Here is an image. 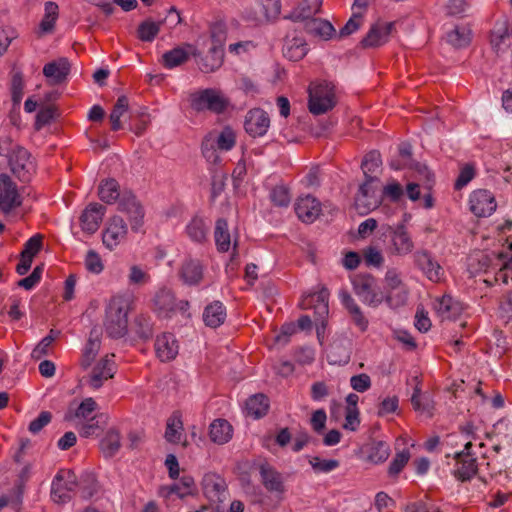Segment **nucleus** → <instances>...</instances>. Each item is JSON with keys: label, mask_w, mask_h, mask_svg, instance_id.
Instances as JSON below:
<instances>
[{"label": "nucleus", "mask_w": 512, "mask_h": 512, "mask_svg": "<svg viewBox=\"0 0 512 512\" xmlns=\"http://www.w3.org/2000/svg\"><path fill=\"white\" fill-rule=\"evenodd\" d=\"M134 303L131 295L112 297L106 308L104 327L113 338H120L128 332V314Z\"/></svg>", "instance_id": "1"}, {"label": "nucleus", "mask_w": 512, "mask_h": 512, "mask_svg": "<svg viewBox=\"0 0 512 512\" xmlns=\"http://www.w3.org/2000/svg\"><path fill=\"white\" fill-rule=\"evenodd\" d=\"M308 110L313 115L331 111L337 104L336 86L327 80H316L308 86Z\"/></svg>", "instance_id": "2"}, {"label": "nucleus", "mask_w": 512, "mask_h": 512, "mask_svg": "<svg viewBox=\"0 0 512 512\" xmlns=\"http://www.w3.org/2000/svg\"><path fill=\"white\" fill-rule=\"evenodd\" d=\"M190 108L195 112H211L224 114L230 107V99L217 88H204L189 95Z\"/></svg>", "instance_id": "3"}, {"label": "nucleus", "mask_w": 512, "mask_h": 512, "mask_svg": "<svg viewBox=\"0 0 512 512\" xmlns=\"http://www.w3.org/2000/svg\"><path fill=\"white\" fill-rule=\"evenodd\" d=\"M380 183L370 178L360 186L354 199V207L360 215H366L378 208L382 202Z\"/></svg>", "instance_id": "4"}, {"label": "nucleus", "mask_w": 512, "mask_h": 512, "mask_svg": "<svg viewBox=\"0 0 512 512\" xmlns=\"http://www.w3.org/2000/svg\"><path fill=\"white\" fill-rule=\"evenodd\" d=\"M23 200L18 185L6 173H0V213H12L22 206Z\"/></svg>", "instance_id": "5"}, {"label": "nucleus", "mask_w": 512, "mask_h": 512, "mask_svg": "<svg viewBox=\"0 0 512 512\" xmlns=\"http://www.w3.org/2000/svg\"><path fill=\"white\" fill-rule=\"evenodd\" d=\"M396 24V21L378 18L362 38L361 45L364 48H377L387 44L392 34L396 32Z\"/></svg>", "instance_id": "6"}, {"label": "nucleus", "mask_w": 512, "mask_h": 512, "mask_svg": "<svg viewBox=\"0 0 512 512\" xmlns=\"http://www.w3.org/2000/svg\"><path fill=\"white\" fill-rule=\"evenodd\" d=\"M77 486L76 475L71 470H60L51 484V498L55 503L64 504L71 499V492Z\"/></svg>", "instance_id": "7"}, {"label": "nucleus", "mask_w": 512, "mask_h": 512, "mask_svg": "<svg viewBox=\"0 0 512 512\" xmlns=\"http://www.w3.org/2000/svg\"><path fill=\"white\" fill-rule=\"evenodd\" d=\"M128 228L124 220L119 216L110 218L103 231V244L110 250L119 247L127 240Z\"/></svg>", "instance_id": "8"}, {"label": "nucleus", "mask_w": 512, "mask_h": 512, "mask_svg": "<svg viewBox=\"0 0 512 512\" xmlns=\"http://www.w3.org/2000/svg\"><path fill=\"white\" fill-rule=\"evenodd\" d=\"M8 166L14 176L26 180L33 168L30 153L23 147H15L8 155Z\"/></svg>", "instance_id": "9"}, {"label": "nucleus", "mask_w": 512, "mask_h": 512, "mask_svg": "<svg viewBox=\"0 0 512 512\" xmlns=\"http://www.w3.org/2000/svg\"><path fill=\"white\" fill-rule=\"evenodd\" d=\"M497 204L491 192L485 189L473 191L470 198L471 211L477 217L490 216L496 210Z\"/></svg>", "instance_id": "10"}, {"label": "nucleus", "mask_w": 512, "mask_h": 512, "mask_svg": "<svg viewBox=\"0 0 512 512\" xmlns=\"http://www.w3.org/2000/svg\"><path fill=\"white\" fill-rule=\"evenodd\" d=\"M456 461L454 475L458 480L468 481L477 474L479 464L477 458L473 457L469 450L457 453Z\"/></svg>", "instance_id": "11"}, {"label": "nucleus", "mask_w": 512, "mask_h": 512, "mask_svg": "<svg viewBox=\"0 0 512 512\" xmlns=\"http://www.w3.org/2000/svg\"><path fill=\"white\" fill-rule=\"evenodd\" d=\"M105 207L98 203L89 204L80 216V225L84 232L95 233L103 220Z\"/></svg>", "instance_id": "12"}, {"label": "nucleus", "mask_w": 512, "mask_h": 512, "mask_svg": "<svg viewBox=\"0 0 512 512\" xmlns=\"http://www.w3.org/2000/svg\"><path fill=\"white\" fill-rule=\"evenodd\" d=\"M244 125L249 135L260 137L268 131L270 119L263 110L256 108L248 112Z\"/></svg>", "instance_id": "13"}, {"label": "nucleus", "mask_w": 512, "mask_h": 512, "mask_svg": "<svg viewBox=\"0 0 512 512\" xmlns=\"http://www.w3.org/2000/svg\"><path fill=\"white\" fill-rule=\"evenodd\" d=\"M295 211L301 221L311 223L320 215L321 205L316 198L306 195L297 199Z\"/></svg>", "instance_id": "14"}, {"label": "nucleus", "mask_w": 512, "mask_h": 512, "mask_svg": "<svg viewBox=\"0 0 512 512\" xmlns=\"http://www.w3.org/2000/svg\"><path fill=\"white\" fill-rule=\"evenodd\" d=\"M197 49L192 44H183L182 46H177L170 51L164 53L162 55L163 65L172 69L186 63L190 57V55H196Z\"/></svg>", "instance_id": "15"}, {"label": "nucleus", "mask_w": 512, "mask_h": 512, "mask_svg": "<svg viewBox=\"0 0 512 512\" xmlns=\"http://www.w3.org/2000/svg\"><path fill=\"white\" fill-rule=\"evenodd\" d=\"M113 355L100 358L90 373L89 383L92 388L99 389L104 381L113 377Z\"/></svg>", "instance_id": "16"}, {"label": "nucleus", "mask_w": 512, "mask_h": 512, "mask_svg": "<svg viewBox=\"0 0 512 512\" xmlns=\"http://www.w3.org/2000/svg\"><path fill=\"white\" fill-rule=\"evenodd\" d=\"M154 303L157 309L163 312L166 316L182 312L186 310L188 306V302L182 300L176 301L174 294L165 289L160 290L156 294Z\"/></svg>", "instance_id": "17"}, {"label": "nucleus", "mask_w": 512, "mask_h": 512, "mask_svg": "<svg viewBox=\"0 0 512 512\" xmlns=\"http://www.w3.org/2000/svg\"><path fill=\"white\" fill-rule=\"evenodd\" d=\"M157 357L162 362L174 360L179 353V344L172 334L164 333L157 337L155 342Z\"/></svg>", "instance_id": "18"}, {"label": "nucleus", "mask_w": 512, "mask_h": 512, "mask_svg": "<svg viewBox=\"0 0 512 512\" xmlns=\"http://www.w3.org/2000/svg\"><path fill=\"white\" fill-rule=\"evenodd\" d=\"M70 72V63L65 58L47 63L43 68V74L50 85H59L65 81Z\"/></svg>", "instance_id": "19"}, {"label": "nucleus", "mask_w": 512, "mask_h": 512, "mask_svg": "<svg viewBox=\"0 0 512 512\" xmlns=\"http://www.w3.org/2000/svg\"><path fill=\"white\" fill-rule=\"evenodd\" d=\"M435 310L441 321H452L461 314L462 305L450 295H444L438 300Z\"/></svg>", "instance_id": "20"}, {"label": "nucleus", "mask_w": 512, "mask_h": 512, "mask_svg": "<svg viewBox=\"0 0 512 512\" xmlns=\"http://www.w3.org/2000/svg\"><path fill=\"white\" fill-rule=\"evenodd\" d=\"M375 279L371 275H358L353 281L356 295L364 303L372 304L375 301L376 293L373 290Z\"/></svg>", "instance_id": "21"}, {"label": "nucleus", "mask_w": 512, "mask_h": 512, "mask_svg": "<svg viewBox=\"0 0 512 512\" xmlns=\"http://www.w3.org/2000/svg\"><path fill=\"white\" fill-rule=\"evenodd\" d=\"M358 401L359 397L354 393L349 394L345 399V422L342 425L345 430L356 431L360 425Z\"/></svg>", "instance_id": "22"}, {"label": "nucleus", "mask_w": 512, "mask_h": 512, "mask_svg": "<svg viewBox=\"0 0 512 512\" xmlns=\"http://www.w3.org/2000/svg\"><path fill=\"white\" fill-rule=\"evenodd\" d=\"M233 436V428L230 423L224 419H216L209 426V438L218 445L229 442Z\"/></svg>", "instance_id": "23"}, {"label": "nucleus", "mask_w": 512, "mask_h": 512, "mask_svg": "<svg viewBox=\"0 0 512 512\" xmlns=\"http://www.w3.org/2000/svg\"><path fill=\"white\" fill-rule=\"evenodd\" d=\"M391 244L393 252L397 255H406L414 248V242L404 226H398L392 236Z\"/></svg>", "instance_id": "24"}, {"label": "nucleus", "mask_w": 512, "mask_h": 512, "mask_svg": "<svg viewBox=\"0 0 512 512\" xmlns=\"http://www.w3.org/2000/svg\"><path fill=\"white\" fill-rule=\"evenodd\" d=\"M415 260L418 266L423 270L431 281H439L442 275L441 266L430 254L425 251L415 254Z\"/></svg>", "instance_id": "25"}, {"label": "nucleus", "mask_w": 512, "mask_h": 512, "mask_svg": "<svg viewBox=\"0 0 512 512\" xmlns=\"http://www.w3.org/2000/svg\"><path fill=\"white\" fill-rule=\"evenodd\" d=\"M323 0H303L292 12L291 18L295 21L307 22L314 19L320 11Z\"/></svg>", "instance_id": "26"}, {"label": "nucleus", "mask_w": 512, "mask_h": 512, "mask_svg": "<svg viewBox=\"0 0 512 512\" xmlns=\"http://www.w3.org/2000/svg\"><path fill=\"white\" fill-rule=\"evenodd\" d=\"M306 31L320 40H329L335 35V29L331 23L322 19H311L305 22Z\"/></svg>", "instance_id": "27"}, {"label": "nucleus", "mask_w": 512, "mask_h": 512, "mask_svg": "<svg viewBox=\"0 0 512 512\" xmlns=\"http://www.w3.org/2000/svg\"><path fill=\"white\" fill-rule=\"evenodd\" d=\"M411 169L414 171L413 180L422 184L425 191H431L435 183V175L429 167L420 162L413 163Z\"/></svg>", "instance_id": "28"}, {"label": "nucleus", "mask_w": 512, "mask_h": 512, "mask_svg": "<svg viewBox=\"0 0 512 512\" xmlns=\"http://www.w3.org/2000/svg\"><path fill=\"white\" fill-rule=\"evenodd\" d=\"M260 472L262 476V482L266 489L271 492H284V485L278 472L266 465L261 466Z\"/></svg>", "instance_id": "29"}, {"label": "nucleus", "mask_w": 512, "mask_h": 512, "mask_svg": "<svg viewBox=\"0 0 512 512\" xmlns=\"http://www.w3.org/2000/svg\"><path fill=\"white\" fill-rule=\"evenodd\" d=\"M100 447L106 456H113L121 447L120 432L115 428L108 429L101 439Z\"/></svg>", "instance_id": "30"}, {"label": "nucleus", "mask_w": 512, "mask_h": 512, "mask_svg": "<svg viewBox=\"0 0 512 512\" xmlns=\"http://www.w3.org/2000/svg\"><path fill=\"white\" fill-rule=\"evenodd\" d=\"M215 241L218 249L222 252H227L232 244L234 248L236 247L237 242L235 239L232 242L231 235L228 231L227 222L223 219H219L217 221L215 229Z\"/></svg>", "instance_id": "31"}, {"label": "nucleus", "mask_w": 512, "mask_h": 512, "mask_svg": "<svg viewBox=\"0 0 512 512\" xmlns=\"http://www.w3.org/2000/svg\"><path fill=\"white\" fill-rule=\"evenodd\" d=\"M226 488L225 481L218 475L209 473L203 478V489L209 498H216Z\"/></svg>", "instance_id": "32"}, {"label": "nucleus", "mask_w": 512, "mask_h": 512, "mask_svg": "<svg viewBox=\"0 0 512 512\" xmlns=\"http://www.w3.org/2000/svg\"><path fill=\"white\" fill-rule=\"evenodd\" d=\"M362 169L365 175V180L370 178L374 179V182L380 183L378 179V173L381 171V159L377 153L368 154L362 162Z\"/></svg>", "instance_id": "33"}, {"label": "nucleus", "mask_w": 512, "mask_h": 512, "mask_svg": "<svg viewBox=\"0 0 512 512\" xmlns=\"http://www.w3.org/2000/svg\"><path fill=\"white\" fill-rule=\"evenodd\" d=\"M100 199L108 204L115 202L119 196V184L115 179L109 178L101 182L98 190Z\"/></svg>", "instance_id": "34"}, {"label": "nucleus", "mask_w": 512, "mask_h": 512, "mask_svg": "<svg viewBox=\"0 0 512 512\" xmlns=\"http://www.w3.org/2000/svg\"><path fill=\"white\" fill-rule=\"evenodd\" d=\"M365 22L366 16L364 11L354 12L346 24L340 29L339 37L346 38L358 32L365 25Z\"/></svg>", "instance_id": "35"}, {"label": "nucleus", "mask_w": 512, "mask_h": 512, "mask_svg": "<svg viewBox=\"0 0 512 512\" xmlns=\"http://www.w3.org/2000/svg\"><path fill=\"white\" fill-rule=\"evenodd\" d=\"M129 111V101L125 95L120 96L114 105L109 119L111 122V128L114 131H118L122 128L121 117Z\"/></svg>", "instance_id": "36"}, {"label": "nucleus", "mask_w": 512, "mask_h": 512, "mask_svg": "<svg viewBox=\"0 0 512 512\" xmlns=\"http://www.w3.org/2000/svg\"><path fill=\"white\" fill-rule=\"evenodd\" d=\"M268 399L263 394H257L250 397L246 403V409L249 415L259 418L265 415L268 411Z\"/></svg>", "instance_id": "37"}, {"label": "nucleus", "mask_w": 512, "mask_h": 512, "mask_svg": "<svg viewBox=\"0 0 512 512\" xmlns=\"http://www.w3.org/2000/svg\"><path fill=\"white\" fill-rule=\"evenodd\" d=\"M97 402L92 398L88 397L85 398L76 408L73 415H68L66 418L68 420H71L73 417L78 419L79 422H84L90 420L92 417V414L97 409Z\"/></svg>", "instance_id": "38"}, {"label": "nucleus", "mask_w": 512, "mask_h": 512, "mask_svg": "<svg viewBox=\"0 0 512 512\" xmlns=\"http://www.w3.org/2000/svg\"><path fill=\"white\" fill-rule=\"evenodd\" d=\"M225 311L219 302H215L206 307L204 312V321L210 327L220 326L225 319Z\"/></svg>", "instance_id": "39"}, {"label": "nucleus", "mask_w": 512, "mask_h": 512, "mask_svg": "<svg viewBox=\"0 0 512 512\" xmlns=\"http://www.w3.org/2000/svg\"><path fill=\"white\" fill-rule=\"evenodd\" d=\"M203 276L201 265L196 261H187L181 269V277L187 284L198 283Z\"/></svg>", "instance_id": "40"}, {"label": "nucleus", "mask_w": 512, "mask_h": 512, "mask_svg": "<svg viewBox=\"0 0 512 512\" xmlns=\"http://www.w3.org/2000/svg\"><path fill=\"white\" fill-rule=\"evenodd\" d=\"M58 9V5L55 2H47L45 4V14L39 26L41 33H48L53 30L58 18Z\"/></svg>", "instance_id": "41"}, {"label": "nucleus", "mask_w": 512, "mask_h": 512, "mask_svg": "<svg viewBox=\"0 0 512 512\" xmlns=\"http://www.w3.org/2000/svg\"><path fill=\"white\" fill-rule=\"evenodd\" d=\"M183 433V422L178 416L168 419L165 431V439L173 444L179 443Z\"/></svg>", "instance_id": "42"}, {"label": "nucleus", "mask_w": 512, "mask_h": 512, "mask_svg": "<svg viewBox=\"0 0 512 512\" xmlns=\"http://www.w3.org/2000/svg\"><path fill=\"white\" fill-rule=\"evenodd\" d=\"M343 301L356 325L360 327V329L365 330L367 328L368 321L362 314L359 306L355 302V299H353L349 294H343Z\"/></svg>", "instance_id": "43"}, {"label": "nucleus", "mask_w": 512, "mask_h": 512, "mask_svg": "<svg viewBox=\"0 0 512 512\" xmlns=\"http://www.w3.org/2000/svg\"><path fill=\"white\" fill-rule=\"evenodd\" d=\"M162 22H155L153 20L143 21L137 28V35L141 41H152L160 31Z\"/></svg>", "instance_id": "44"}, {"label": "nucleus", "mask_w": 512, "mask_h": 512, "mask_svg": "<svg viewBox=\"0 0 512 512\" xmlns=\"http://www.w3.org/2000/svg\"><path fill=\"white\" fill-rule=\"evenodd\" d=\"M222 64V55L216 48L210 50L199 63V68L204 73H211L218 69Z\"/></svg>", "instance_id": "45"}, {"label": "nucleus", "mask_w": 512, "mask_h": 512, "mask_svg": "<svg viewBox=\"0 0 512 512\" xmlns=\"http://www.w3.org/2000/svg\"><path fill=\"white\" fill-rule=\"evenodd\" d=\"M512 35L506 29L502 31H493L491 34V45L497 52H504L511 46Z\"/></svg>", "instance_id": "46"}, {"label": "nucleus", "mask_w": 512, "mask_h": 512, "mask_svg": "<svg viewBox=\"0 0 512 512\" xmlns=\"http://www.w3.org/2000/svg\"><path fill=\"white\" fill-rule=\"evenodd\" d=\"M236 141V134L230 127H224L219 133L216 143L219 149L229 150L231 149Z\"/></svg>", "instance_id": "47"}, {"label": "nucleus", "mask_w": 512, "mask_h": 512, "mask_svg": "<svg viewBox=\"0 0 512 512\" xmlns=\"http://www.w3.org/2000/svg\"><path fill=\"white\" fill-rule=\"evenodd\" d=\"M57 116L56 108L54 106H47L41 108L36 116L35 128L40 130L42 127L51 123Z\"/></svg>", "instance_id": "48"}, {"label": "nucleus", "mask_w": 512, "mask_h": 512, "mask_svg": "<svg viewBox=\"0 0 512 512\" xmlns=\"http://www.w3.org/2000/svg\"><path fill=\"white\" fill-rule=\"evenodd\" d=\"M188 234L194 240L198 242H202L207 237V229L203 221L199 218L192 219L191 223L187 227Z\"/></svg>", "instance_id": "49"}, {"label": "nucleus", "mask_w": 512, "mask_h": 512, "mask_svg": "<svg viewBox=\"0 0 512 512\" xmlns=\"http://www.w3.org/2000/svg\"><path fill=\"white\" fill-rule=\"evenodd\" d=\"M389 455V447L383 442H377L371 447L369 459L374 463H380L386 461Z\"/></svg>", "instance_id": "50"}, {"label": "nucleus", "mask_w": 512, "mask_h": 512, "mask_svg": "<svg viewBox=\"0 0 512 512\" xmlns=\"http://www.w3.org/2000/svg\"><path fill=\"white\" fill-rule=\"evenodd\" d=\"M85 266L89 272L94 274H99L104 269V263L100 255L94 250L88 251L85 258Z\"/></svg>", "instance_id": "51"}, {"label": "nucleus", "mask_w": 512, "mask_h": 512, "mask_svg": "<svg viewBox=\"0 0 512 512\" xmlns=\"http://www.w3.org/2000/svg\"><path fill=\"white\" fill-rule=\"evenodd\" d=\"M133 324L139 337L148 339L151 336L152 330L148 317L143 314H139L135 317Z\"/></svg>", "instance_id": "52"}, {"label": "nucleus", "mask_w": 512, "mask_h": 512, "mask_svg": "<svg viewBox=\"0 0 512 512\" xmlns=\"http://www.w3.org/2000/svg\"><path fill=\"white\" fill-rule=\"evenodd\" d=\"M411 455L408 450L397 453L389 466V474L396 476L400 473L403 467L408 463Z\"/></svg>", "instance_id": "53"}, {"label": "nucleus", "mask_w": 512, "mask_h": 512, "mask_svg": "<svg viewBox=\"0 0 512 512\" xmlns=\"http://www.w3.org/2000/svg\"><path fill=\"white\" fill-rule=\"evenodd\" d=\"M469 36V30L455 28L448 34V41L456 47H461L469 42Z\"/></svg>", "instance_id": "54"}, {"label": "nucleus", "mask_w": 512, "mask_h": 512, "mask_svg": "<svg viewBox=\"0 0 512 512\" xmlns=\"http://www.w3.org/2000/svg\"><path fill=\"white\" fill-rule=\"evenodd\" d=\"M271 200L279 207L287 206L290 203L289 189L284 186L275 187L271 193Z\"/></svg>", "instance_id": "55"}, {"label": "nucleus", "mask_w": 512, "mask_h": 512, "mask_svg": "<svg viewBox=\"0 0 512 512\" xmlns=\"http://www.w3.org/2000/svg\"><path fill=\"white\" fill-rule=\"evenodd\" d=\"M307 54L306 45L302 42L294 41L287 47L286 56L292 61H299Z\"/></svg>", "instance_id": "56"}, {"label": "nucleus", "mask_w": 512, "mask_h": 512, "mask_svg": "<svg viewBox=\"0 0 512 512\" xmlns=\"http://www.w3.org/2000/svg\"><path fill=\"white\" fill-rule=\"evenodd\" d=\"M42 237L36 235L30 238L25 244V248L21 253V256L33 259V257L40 251L42 246Z\"/></svg>", "instance_id": "57"}, {"label": "nucleus", "mask_w": 512, "mask_h": 512, "mask_svg": "<svg viewBox=\"0 0 512 512\" xmlns=\"http://www.w3.org/2000/svg\"><path fill=\"white\" fill-rule=\"evenodd\" d=\"M194 485V481L190 477H183L178 484L170 487V493H176L180 497L190 494Z\"/></svg>", "instance_id": "58"}, {"label": "nucleus", "mask_w": 512, "mask_h": 512, "mask_svg": "<svg viewBox=\"0 0 512 512\" xmlns=\"http://www.w3.org/2000/svg\"><path fill=\"white\" fill-rule=\"evenodd\" d=\"M475 175V169L472 165H465L461 171L460 174L455 182V188L461 189L465 185H467L474 177Z\"/></svg>", "instance_id": "59"}, {"label": "nucleus", "mask_w": 512, "mask_h": 512, "mask_svg": "<svg viewBox=\"0 0 512 512\" xmlns=\"http://www.w3.org/2000/svg\"><path fill=\"white\" fill-rule=\"evenodd\" d=\"M52 333L53 330H51L50 335L43 338L41 342L34 348L32 352L33 358L40 359L42 356L47 354L49 347L51 346L55 339Z\"/></svg>", "instance_id": "60"}, {"label": "nucleus", "mask_w": 512, "mask_h": 512, "mask_svg": "<svg viewBox=\"0 0 512 512\" xmlns=\"http://www.w3.org/2000/svg\"><path fill=\"white\" fill-rule=\"evenodd\" d=\"M350 383L352 388L358 392H364L371 386V380L367 374L353 376Z\"/></svg>", "instance_id": "61"}, {"label": "nucleus", "mask_w": 512, "mask_h": 512, "mask_svg": "<svg viewBox=\"0 0 512 512\" xmlns=\"http://www.w3.org/2000/svg\"><path fill=\"white\" fill-rule=\"evenodd\" d=\"M364 259L368 265H372L375 267L381 266V264L383 262V256H382L381 252L374 247H368L365 250Z\"/></svg>", "instance_id": "62"}, {"label": "nucleus", "mask_w": 512, "mask_h": 512, "mask_svg": "<svg viewBox=\"0 0 512 512\" xmlns=\"http://www.w3.org/2000/svg\"><path fill=\"white\" fill-rule=\"evenodd\" d=\"M52 415L47 411L40 413L39 417L33 420L29 425V431L31 433H38L43 427H45L51 421Z\"/></svg>", "instance_id": "63"}, {"label": "nucleus", "mask_w": 512, "mask_h": 512, "mask_svg": "<svg viewBox=\"0 0 512 512\" xmlns=\"http://www.w3.org/2000/svg\"><path fill=\"white\" fill-rule=\"evenodd\" d=\"M381 191L383 195L389 197L393 201H398L403 195L402 186L396 182L387 184Z\"/></svg>", "instance_id": "64"}]
</instances>
